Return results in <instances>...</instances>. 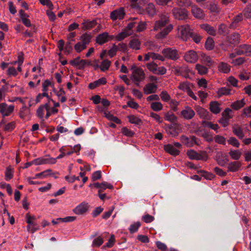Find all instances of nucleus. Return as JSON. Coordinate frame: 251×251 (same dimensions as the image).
<instances>
[{
    "mask_svg": "<svg viewBox=\"0 0 251 251\" xmlns=\"http://www.w3.org/2000/svg\"><path fill=\"white\" fill-rule=\"evenodd\" d=\"M106 82L107 81L106 78L104 77H101L98 80L89 83L88 87L91 89H94L100 85H105Z\"/></svg>",
    "mask_w": 251,
    "mask_h": 251,
    "instance_id": "13",
    "label": "nucleus"
},
{
    "mask_svg": "<svg viewBox=\"0 0 251 251\" xmlns=\"http://www.w3.org/2000/svg\"><path fill=\"white\" fill-rule=\"evenodd\" d=\"M215 141L216 143L222 145H225L226 144V138L221 135H216L215 137Z\"/></svg>",
    "mask_w": 251,
    "mask_h": 251,
    "instance_id": "57",
    "label": "nucleus"
},
{
    "mask_svg": "<svg viewBox=\"0 0 251 251\" xmlns=\"http://www.w3.org/2000/svg\"><path fill=\"white\" fill-rule=\"evenodd\" d=\"M103 243V237L101 236H99L93 240L92 246L94 247H100L102 244Z\"/></svg>",
    "mask_w": 251,
    "mask_h": 251,
    "instance_id": "48",
    "label": "nucleus"
},
{
    "mask_svg": "<svg viewBox=\"0 0 251 251\" xmlns=\"http://www.w3.org/2000/svg\"><path fill=\"white\" fill-rule=\"evenodd\" d=\"M243 20V15L242 13L239 14L233 19V22L229 25L230 28H235L237 26L238 24Z\"/></svg>",
    "mask_w": 251,
    "mask_h": 251,
    "instance_id": "23",
    "label": "nucleus"
},
{
    "mask_svg": "<svg viewBox=\"0 0 251 251\" xmlns=\"http://www.w3.org/2000/svg\"><path fill=\"white\" fill-rule=\"evenodd\" d=\"M147 11L149 15H153L155 12L154 5L151 3H150L147 7Z\"/></svg>",
    "mask_w": 251,
    "mask_h": 251,
    "instance_id": "62",
    "label": "nucleus"
},
{
    "mask_svg": "<svg viewBox=\"0 0 251 251\" xmlns=\"http://www.w3.org/2000/svg\"><path fill=\"white\" fill-rule=\"evenodd\" d=\"M232 131L240 139H242L245 136L243 129L240 126H233Z\"/></svg>",
    "mask_w": 251,
    "mask_h": 251,
    "instance_id": "25",
    "label": "nucleus"
},
{
    "mask_svg": "<svg viewBox=\"0 0 251 251\" xmlns=\"http://www.w3.org/2000/svg\"><path fill=\"white\" fill-rule=\"evenodd\" d=\"M64 52L66 54H69L73 50V47L72 46V43L70 41H68L64 48Z\"/></svg>",
    "mask_w": 251,
    "mask_h": 251,
    "instance_id": "56",
    "label": "nucleus"
},
{
    "mask_svg": "<svg viewBox=\"0 0 251 251\" xmlns=\"http://www.w3.org/2000/svg\"><path fill=\"white\" fill-rule=\"evenodd\" d=\"M218 70L223 73H228L230 71V66L226 63L220 62L218 65Z\"/></svg>",
    "mask_w": 251,
    "mask_h": 251,
    "instance_id": "24",
    "label": "nucleus"
},
{
    "mask_svg": "<svg viewBox=\"0 0 251 251\" xmlns=\"http://www.w3.org/2000/svg\"><path fill=\"white\" fill-rule=\"evenodd\" d=\"M181 115L186 120L192 119L195 115L194 111L190 107L187 106L181 111Z\"/></svg>",
    "mask_w": 251,
    "mask_h": 251,
    "instance_id": "11",
    "label": "nucleus"
},
{
    "mask_svg": "<svg viewBox=\"0 0 251 251\" xmlns=\"http://www.w3.org/2000/svg\"><path fill=\"white\" fill-rule=\"evenodd\" d=\"M151 109L155 111H158L163 108V105L160 102H153L151 104Z\"/></svg>",
    "mask_w": 251,
    "mask_h": 251,
    "instance_id": "40",
    "label": "nucleus"
},
{
    "mask_svg": "<svg viewBox=\"0 0 251 251\" xmlns=\"http://www.w3.org/2000/svg\"><path fill=\"white\" fill-rule=\"evenodd\" d=\"M242 163L240 161H233L229 163L227 167V172H236L240 170Z\"/></svg>",
    "mask_w": 251,
    "mask_h": 251,
    "instance_id": "12",
    "label": "nucleus"
},
{
    "mask_svg": "<svg viewBox=\"0 0 251 251\" xmlns=\"http://www.w3.org/2000/svg\"><path fill=\"white\" fill-rule=\"evenodd\" d=\"M169 19L166 16L162 17L160 20L155 22L153 29L155 31H159L155 35L157 39H162L165 38L172 30L173 26L171 24L167 25Z\"/></svg>",
    "mask_w": 251,
    "mask_h": 251,
    "instance_id": "1",
    "label": "nucleus"
},
{
    "mask_svg": "<svg viewBox=\"0 0 251 251\" xmlns=\"http://www.w3.org/2000/svg\"><path fill=\"white\" fill-rule=\"evenodd\" d=\"M101 177V172L100 171H97L94 172L92 176V180L95 181L100 179Z\"/></svg>",
    "mask_w": 251,
    "mask_h": 251,
    "instance_id": "58",
    "label": "nucleus"
},
{
    "mask_svg": "<svg viewBox=\"0 0 251 251\" xmlns=\"http://www.w3.org/2000/svg\"><path fill=\"white\" fill-rule=\"evenodd\" d=\"M246 104L244 99L240 100H237L231 103L230 106L234 110H237L243 107Z\"/></svg>",
    "mask_w": 251,
    "mask_h": 251,
    "instance_id": "26",
    "label": "nucleus"
},
{
    "mask_svg": "<svg viewBox=\"0 0 251 251\" xmlns=\"http://www.w3.org/2000/svg\"><path fill=\"white\" fill-rule=\"evenodd\" d=\"M110 65V61L107 59H105L103 60L101 62V66L100 67V70L104 72L109 69Z\"/></svg>",
    "mask_w": 251,
    "mask_h": 251,
    "instance_id": "39",
    "label": "nucleus"
},
{
    "mask_svg": "<svg viewBox=\"0 0 251 251\" xmlns=\"http://www.w3.org/2000/svg\"><path fill=\"white\" fill-rule=\"evenodd\" d=\"M172 12L175 19L179 20H185L188 16V11L185 8L175 7Z\"/></svg>",
    "mask_w": 251,
    "mask_h": 251,
    "instance_id": "5",
    "label": "nucleus"
},
{
    "mask_svg": "<svg viewBox=\"0 0 251 251\" xmlns=\"http://www.w3.org/2000/svg\"><path fill=\"white\" fill-rule=\"evenodd\" d=\"M142 220L144 221L146 223H150L152 222L154 220V217L148 214L143 216L142 218Z\"/></svg>",
    "mask_w": 251,
    "mask_h": 251,
    "instance_id": "59",
    "label": "nucleus"
},
{
    "mask_svg": "<svg viewBox=\"0 0 251 251\" xmlns=\"http://www.w3.org/2000/svg\"><path fill=\"white\" fill-rule=\"evenodd\" d=\"M132 33V31H127L125 28L124 31L119 33L116 37L115 38L119 41H122L126 37L130 35Z\"/></svg>",
    "mask_w": 251,
    "mask_h": 251,
    "instance_id": "27",
    "label": "nucleus"
},
{
    "mask_svg": "<svg viewBox=\"0 0 251 251\" xmlns=\"http://www.w3.org/2000/svg\"><path fill=\"white\" fill-rule=\"evenodd\" d=\"M129 122L131 124H134L137 125H141L142 124V120L134 116V115H130L128 117Z\"/></svg>",
    "mask_w": 251,
    "mask_h": 251,
    "instance_id": "33",
    "label": "nucleus"
},
{
    "mask_svg": "<svg viewBox=\"0 0 251 251\" xmlns=\"http://www.w3.org/2000/svg\"><path fill=\"white\" fill-rule=\"evenodd\" d=\"M33 162L36 165L42 164H54L56 162V159L52 157L37 158L34 160Z\"/></svg>",
    "mask_w": 251,
    "mask_h": 251,
    "instance_id": "7",
    "label": "nucleus"
},
{
    "mask_svg": "<svg viewBox=\"0 0 251 251\" xmlns=\"http://www.w3.org/2000/svg\"><path fill=\"white\" fill-rule=\"evenodd\" d=\"M86 47H87L85 46V45L83 44V43L80 42H77L74 46L75 50L78 53H79L83 50H85Z\"/></svg>",
    "mask_w": 251,
    "mask_h": 251,
    "instance_id": "47",
    "label": "nucleus"
},
{
    "mask_svg": "<svg viewBox=\"0 0 251 251\" xmlns=\"http://www.w3.org/2000/svg\"><path fill=\"white\" fill-rule=\"evenodd\" d=\"M97 24L96 20L93 21H84L83 23L84 28L86 29H89L94 27Z\"/></svg>",
    "mask_w": 251,
    "mask_h": 251,
    "instance_id": "30",
    "label": "nucleus"
},
{
    "mask_svg": "<svg viewBox=\"0 0 251 251\" xmlns=\"http://www.w3.org/2000/svg\"><path fill=\"white\" fill-rule=\"evenodd\" d=\"M92 37V36L90 33H84L80 37V42H82L83 44L87 47V45L91 42Z\"/></svg>",
    "mask_w": 251,
    "mask_h": 251,
    "instance_id": "21",
    "label": "nucleus"
},
{
    "mask_svg": "<svg viewBox=\"0 0 251 251\" xmlns=\"http://www.w3.org/2000/svg\"><path fill=\"white\" fill-rule=\"evenodd\" d=\"M188 156L191 159H195L197 160H203V157L202 155L198 153L196 151L193 150L188 151L187 152Z\"/></svg>",
    "mask_w": 251,
    "mask_h": 251,
    "instance_id": "20",
    "label": "nucleus"
},
{
    "mask_svg": "<svg viewBox=\"0 0 251 251\" xmlns=\"http://www.w3.org/2000/svg\"><path fill=\"white\" fill-rule=\"evenodd\" d=\"M191 12L193 15L197 18H201L203 16V11L196 6H192Z\"/></svg>",
    "mask_w": 251,
    "mask_h": 251,
    "instance_id": "22",
    "label": "nucleus"
},
{
    "mask_svg": "<svg viewBox=\"0 0 251 251\" xmlns=\"http://www.w3.org/2000/svg\"><path fill=\"white\" fill-rule=\"evenodd\" d=\"M165 119L168 121H175L177 120V117L171 112H168L165 115Z\"/></svg>",
    "mask_w": 251,
    "mask_h": 251,
    "instance_id": "52",
    "label": "nucleus"
},
{
    "mask_svg": "<svg viewBox=\"0 0 251 251\" xmlns=\"http://www.w3.org/2000/svg\"><path fill=\"white\" fill-rule=\"evenodd\" d=\"M122 132L123 134L128 137H132L134 135V132L126 127H124L122 129Z\"/></svg>",
    "mask_w": 251,
    "mask_h": 251,
    "instance_id": "60",
    "label": "nucleus"
},
{
    "mask_svg": "<svg viewBox=\"0 0 251 251\" xmlns=\"http://www.w3.org/2000/svg\"><path fill=\"white\" fill-rule=\"evenodd\" d=\"M109 35L107 32L100 34L96 38V42L99 45H102L108 41Z\"/></svg>",
    "mask_w": 251,
    "mask_h": 251,
    "instance_id": "17",
    "label": "nucleus"
},
{
    "mask_svg": "<svg viewBox=\"0 0 251 251\" xmlns=\"http://www.w3.org/2000/svg\"><path fill=\"white\" fill-rule=\"evenodd\" d=\"M178 30L180 33L181 38L183 41H187L190 38L193 30L191 29L188 25H184L178 26Z\"/></svg>",
    "mask_w": 251,
    "mask_h": 251,
    "instance_id": "3",
    "label": "nucleus"
},
{
    "mask_svg": "<svg viewBox=\"0 0 251 251\" xmlns=\"http://www.w3.org/2000/svg\"><path fill=\"white\" fill-rule=\"evenodd\" d=\"M198 58L197 53L193 50H190L185 53L184 55L185 60L190 63L195 62Z\"/></svg>",
    "mask_w": 251,
    "mask_h": 251,
    "instance_id": "10",
    "label": "nucleus"
},
{
    "mask_svg": "<svg viewBox=\"0 0 251 251\" xmlns=\"http://www.w3.org/2000/svg\"><path fill=\"white\" fill-rule=\"evenodd\" d=\"M196 69L198 70L199 74L201 75H205L207 73V68L200 64H197L196 66Z\"/></svg>",
    "mask_w": 251,
    "mask_h": 251,
    "instance_id": "42",
    "label": "nucleus"
},
{
    "mask_svg": "<svg viewBox=\"0 0 251 251\" xmlns=\"http://www.w3.org/2000/svg\"><path fill=\"white\" fill-rule=\"evenodd\" d=\"M229 154L231 158L235 160L239 159L241 155V152L238 150H231Z\"/></svg>",
    "mask_w": 251,
    "mask_h": 251,
    "instance_id": "32",
    "label": "nucleus"
},
{
    "mask_svg": "<svg viewBox=\"0 0 251 251\" xmlns=\"http://www.w3.org/2000/svg\"><path fill=\"white\" fill-rule=\"evenodd\" d=\"M131 70H132V74L131 78L132 81H142L144 79L145 74L142 69L133 65L131 67Z\"/></svg>",
    "mask_w": 251,
    "mask_h": 251,
    "instance_id": "4",
    "label": "nucleus"
},
{
    "mask_svg": "<svg viewBox=\"0 0 251 251\" xmlns=\"http://www.w3.org/2000/svg\"><path fill=\"white\" fill-rule=\"evenodd\" d=\"M125 15L124 9L122 7L119 9H116L111 12L110 18L113 20L117 19L122 20L124 18Z\"/></svg>",
    "mask_w": 251,
    "mask_h": 251,
    "instance_id": "9",
    "label": "nucleus"
},
{
    "mask_svg": "<svg viewBox=\"0 0 251 251\" xmlns=\"http://www.w3.org/2000/svg\"><path fill=\"white\" fill-rule=\"evenodd\" d=\"M51 171L50 169L45 170L40 173L36 174L35 177H33V178L34 179L37 178H45L50 175V173Z\"/></svg>",
    "mask_w": 251,
    "mask_h": 251,
    "instance_id": "46",
    "label": "nucleus"
},
{
    "mask_svg": "<svg viewBox=\"0 0 251 251\" xmlns=\"http://www.w3.org/2000/svg\"><path fill=\"white\" fill-rule=\"evenodd\" d=\"M162 53L165 58L174 61L177 60L180 58L178 51L172 48H167L163 49Z\"/></svg>",
    "mask_w": 251,
    "mask_h": 251,
    "instance_id": "2",
    "label": "nucleus"
},
{
    "mask_svg": "<svg viewBox=\"0 0 251 251\" xmlns=\"http://www.w3.org/2000/svg\"><path fill=\"white\" fill-rule=\"evenodd\" d=\"M164 150L171 155L176 156L180 153V151L176 149L173 145L167 144L164 147Z\"/></svg>",
    "mask_w": 251,
    "mask_h": 251,
    "instance_id": "16",
    "label": "nucleus"
},
{
    "mask_svg": "<svg viewBox=\"0 0 251 251\" xmlns=\"http://www.w3.org/2000/svg\"><path fill=\"white\" fill-rule=\"evenodd\" d=\"M104 116L109 120L113 121L116 124H120L121 121L117 117L114 116L109 112H104Z\"/></svg>",
    "mask_w": 251,
    "mask_h": 251,
    "instance_id": "29",
    "label": "nucleus"
},
{
    "mask_svg": "<svg viewBox=\"0 0 251 251\" xmlns=\"http://www.w3.org/2000/svg\"><path fill=\"white\" fill-rule=\"evenodd\" d=\"M26 223L29 225L27 226V228H30V226H35L36 224L34 222L33 220L35 219V218L33 216H31L29 213L26 214Z\"/></svg>",
    "mask_w": 251,
    "mask_h": 251,
    "instance_id": "41",
    "label": "nucleus"
},
{
    "mask_svg": "<svg viewBox=\"0 0 251 251\" xmlns=\"http://www.w3.org/2000/svg\"><path fill=\"white\" fill-rule=\"evenodd\" d=\"M176 3L180 7H188L191 5V0H177Z\"/></svg>",
    "mask_w": 251,
    "mask_h": 251,
    "instance_id": "34",
    "label": "nucleus"
},
{
    "mask_svg": "<svg viewBox=\"0 0 251 251\" xmlns=\"http://www.w3.org/2000/svg\"><path fill=\"white\" fill-rule=\"evenodd\" d=\"M229 144L232 145L236 148H238L240 146V143L237 139L234 137H231L227 140Z\"/></svg>",
    "mask_w": 251,
    "mask_h": 251,
    "instance_id": "53",
    "label": "nucleus"
},
{
    "mask_svg": "<svg viewBox=\"0 0 251 251\" xmlns=\"http://www.w3.org/2000/svg\"><path fill=\"white\" fill-rule=\"evenodd\" d=\"M232 110L229 108H226L225 109V110L222 112V117L227 118V119H230L232 118V116L230 115Z\"/></svg>",
    "mask_w": 251,
    "mask_h": 251,
    "instance_id": "55",
    "label": "nucleus"
},
{
    "mask_svg": "<svg viewBox=\"0 0 251 251\" xmlns=\"http://www.w3.org/2000/svg\"><path fill=\"white\" fill-rule=\"evenodd\" d=\"M236 54L238 55L245 54L246 56L251 55V46L246 44L240 45L235 49Z\"/></svg>",
    "mask_w": 251,
    "mask_h": 251,
    "instance_id": "6",
    "label": "nucleus"
},
{
    "mask_svg": "<svg viewBox=\"0 0 251 251\" xmlns=\"http://www.w3.org/2000/svg\"><path fill=\"white\" fill-rule=\"evenodd\" d=\"M113 188V186L111 184L108 183L106 181H103L101 183V187H100V189L98 190V193H101L104 190H105L106 188L111 189Z\"/></svg>",
    "mask_w": 251,
    "mask_h": 251,
    "instance_id": "43",
    "label": "nucleus"
},
{
    "mask_svg": "<svg viewBox=\"0 0 251 251\" xmlns=\"http://www.w3.org/2000/svg\"><path fill=\"white\" fill-rule=\"evenodd\" d=\"M141 224L140 222H137L130 226L129 231L130 233H134L138 231Z\"/></svg>",
    "mask_w": 251,
    "mask_h": 251,
    "instance_id": "38",
    "label": "nucleus"
},
{
    "mask_svg": "<svg viewBox=\"0 0 251 251\" xmlns=\"http://www.w3.org/2000/svg\"><path fill=\"white\" fill-rule=\"evenodd\" d=\"M89 205L88 203L83 202L73 209V212L77 215L83 214L88 209Z\"/></svg>",
    "mask_w": 251,
    "mask_h": 251,
    "instance_id": "8",
    "label": "nucleus"
},
{
    "mask_svg": "<svg viewBox=\"0 0 251 251\" xmlns=\"http://www.w3.org/2000/svg\"><path fill=\"white\" fill-rule=\"evenodd\" d=\"M13 169L11 166L7 167L5 173L6 180L8 181L13 177Z\"/></svg>",
    "mask_w": 251,
    "mask_h": 251,
    "instance_id": "36",
    "label": "nucleus"
},
{
    "mask_svg": "<svg viewBox=\"0 0 251 251\" xmlns=\"http://www.w3.org/2000/svg\"><path fill=\"white\" fill-rule=\"evenodd\" d=\"M131 22H129L126 27L125 28L127 31H132V28L137 25V18H133L130 19Z\"/></svg>",
    "mask_w": 251,
    "mask_h": 251,
    "instance_id": "28",
    "label": "nucleus"
},
{
    "mask_svg": "<svg viewBox=\"0 0 251 251\" xmlns=\"http://www.w3.org/2000/svg\"><path fill=\"white\" fill-rule=\"evenodd\" d=\"M157 88V87L156 84L152 83H151L146 85L143 90L144 93L146 95H148L155 93Z\"/></svg>",
    "mask_w": 251,
    "mask_h": 251,
    "instance_id": "15",
    "label": "nucleus"
},
{
    "mask_svg": "<svg viewBox=\"0 0 251 251\" xmlns=\"http://www.w3.org/2000/svg\"><path fill=\"white\" fill-rule=\"evenodd\" d=\"M201 27L208 34L213 36H216L217 33L216 30L213 26L207 24H203L201 25Z\"/></svg>",
    "mask_w": 251,
    "mask_h": 251,
    "instance_id": "14",
    "label": "nucleus"
},
{
    "mask_svg": "<svg viewBox=\"0 0 251 251\" xmlns=\"http://www.w3.org/2000/svg\"><path fill=\"white\" fill-rule=\"evenodd\" d=\"M147 68L153 74H156L157 70V65L153 62L148 63L147 64Z\"/></svg>",
    "mask_w": 251,
    "mask_h": 251,
    "instance_id": "50",
    "label": "nucleus"
},
{
    "mask_svg": "<svg viewBox=\"0 0 251 251\" xmlns=\"http://www.w3.org/2000/svg\"><path fill=\"white\" fill-rule=\"evenodd\" d=\"M190 38H192L196 43L199 44L201 42L202 37L199 34L193 31L191 36H190Z\"/></svg>",
    "mask_w": 251,
    "mask_h": 251,
    "instance_id": "49",
    "label": "nucleus"
},
{
    "mask_svg": "<svg viewBox=\"0 0 251 251\" xmlns=\"http://www.w3.org/2000/svg\"><path fill=\"white\" fill-rule=\"evenodd\" d=\"M244 15L247 18H251V4L248 5L244 10Z\"/></svg>",
    "mask_w": 251,
    "mask_h": 251,
    "instance_id": "63",
    "label": "nucleus"
},
{
    "mask_svg": "<svg viewBox=\"0 0 251 251\" xmlns=\"http://www.w3.org/2000/svg\"><path fill=\"white\" fill-rule=\"evenodd\" d=\"M180 141L184 145H186L187 147H192V143L190 142V139H189L188 137L185 135H181L180 137Z\"/></svg>",
    "mask_w": 251,
    "mask_h": 251,
    "instance_id": "45",
    "label": "nucleus"
},
{
    "mask_svg": "<svg viewBox=\"0 0 251 251\" xmlns=\"http://www.w3.org/2000/svg\"><path fill=\"white\" fill-rule=\"evenodd\" d=\"M230 89L226 87L220 88L218 91V94L219 96L223 95H228L230 94Z\"/></svg>",
    "mask_w": 251,
    "mask_h": 251,
    "instance_id": "44",
    "label": "nucleus"
},
{
    "mask_svg": "<svg viewBox=\"0 0 251 251\" xmlns=\"http://www.w3.org/2000/svg\"><path fill=\"white\" fill-rule=\"evenodd\" d=\"M76 217L75 216H68L64 218H57V220L59 221H61V222L68 223L75 221L76 219Z\"/></svg>",
    "mask_w": 251,
    "mask_h": 251,
    "instance_id": "54",
    "label": "nucleus"
},
{
    "mask_svg": "<svg viewBox=\"0 0 251 251\" xmlns=\"http://www.w3.org/2000/svg\"><path fill=\"white\" fill-rule=\"evenodd\" d=\"M40 2L42 5L47 6L50 10L53 9V5L50 0H40Z\"/></svg>",
    "mask_w": 251,
    "mask_h": 251,
    "instance_id": "61",
    "label": "nucleus"
},
{
    "mask_svg": "<svg viewBox=\"0 0 251 251\" xmlns=\"http://www.w3.org/2000/svg\"><path fill=\"white\" fill-rule=\"evenodd\" d=\"M137 26L136 31L137 32H141L146 28V24L144 22L140 21L138 19L137 20Z\"/></svg>",
    "mask_w": 251,
    "mask_h": 251,
    "instance_id": "51",
    "label": "nucleus"
},
{
    "mask_svg": "<svg viewBox=\"0 0 251 251\" xmlns=\"http://www.w3.org/2000/svg\"><path fill=\"white\" fill-rule=\"evenodd\" d=\"M228 28L226 25L224 24L218 26V33L220 35H225L227 33Z\"/></svg>",
    "mask_w": 251,
    "mask_h": 251,
    "instance_id": "35",
    "label": "nucleus"
},
{
    "mask_svg": "<svg viewBox=\"0 0 251 251\" xmlns=\"http://www.w3.org/2000/svg\"><path fill=\"white\" fill-rule=\"evenodd\" d=\"M214 45L215 43L213 38L210 37H208L205 43L206 49L209 50H212L214 47Z\"/></svg>",
    "mask_w": 251,
    "mask_h": 251,
    "instance_id": "31",
    "label": "nucleus"
},
{
    "mask_svg": "<svg viewBox=\"0 0 251 251\" xmlns=\"http://www.w3.org/2000/svg\"><path fill=\"white\" fill-rule=\"evenodd\" d=\"M160 96L162 100L165 101H168L171 99L170 95L166 91H162L160 93Z\"/></svg>",
    "mask_w": 251,
    "mask_h": 251,
    "instance_id": "64",
    "label": "nucleus"
},
{
    "mask_svg": "<svg viewBox=\"0 0 251 251\" xmlns=\"http://www.w3.org/2000/svg\"><path fill=\"white\" fill-rule=\"evenodd\" d=\"M240 34L238 33L235 32L228 36L227 40L229 43L234 45H237L240 42Z\"/></svg>",
    "mask_w": 251,
    "mask_h": 251,
    "instance_id": "19",
    "label": "nucleus"
},
{
    "mask_svg": "<svg viewBox=\"0 0 251 251\" xmlns=\"http://www.w3.org/2000/svg\"><path fill=\"white\" fill-rule=\"evenodd\" d=\"M129 47L133 49H140V42L138 39H134L131 40L129 44Z\"/></svg>",
    "mask_w": 251,
    "mask_h": 251,
    "instance_id": "37",
    "label": "nucleus"
},
{
    "mask_svg": "<svg viewBox=\"0 0 251 251\" xmlns=\"http://www.w3.org/2000/svg\"><path fill=\"white\" fill-rule=\"evenodd\" d=\"M210 111L213 114H217L219 113L221 109L220 107V104L216 101H211L209 104Z\"/></svg>",
    "mask_w": 251,
    "mask_h": 251,
    "instance_id": "18",
    "label": "nucleus"
}]
</instances>
